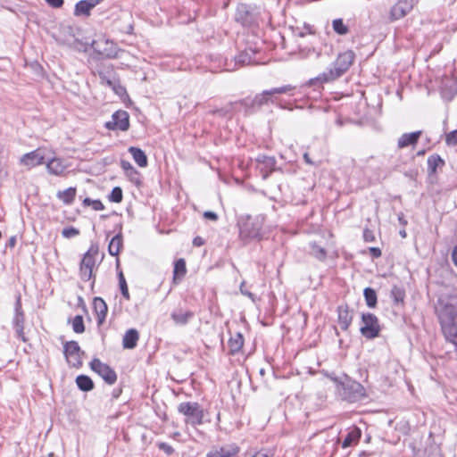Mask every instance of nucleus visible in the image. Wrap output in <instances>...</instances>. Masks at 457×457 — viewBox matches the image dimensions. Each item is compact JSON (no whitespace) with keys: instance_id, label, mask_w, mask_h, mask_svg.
I'll return each instance as SVG.
<instances>
[{"instance_id":"nucleus-1","label":"nucleus","mask_w":457,"mask_h":457,"mask_svg":"<svg viewBox=\"0 0 457 457\" xmlns=\"http://www.w3.org/2000/svg\"><path fill=\"white\" fill-rule=\"evenodd\" d=\"M353 59L354 54L351 50L340 54L334 62L332 68H330L328 71L320 74L319 77L312 79L310 83L314 85L316 82L324 83L337 79L349 69L353 63Z\"/></svg>"},{"instance_id":"nucleus-2","label":"nucleus","mask_w":457,"mask_h":457,"mask_svg":"<svg viewBox=\"0 0 457 457\" xmlns=\"http://www.w3.org/2000/svg\"><path fill=\"white\" fill-rule=\"evenodd\" d=\"M263 217L242 218L239 221V234L242 239H254L262 237Z\"/></svg>"},{"instance_id":"nucleus-3","label":"nucleus","mask_w":457,"mask_h":457,"mask_svg":"<svg viewBox=\"0 0 457 457\" xmlns=\"http://www.w3.org/2000/svg\"><path fill=\"white\" fill-rule=\"evenodd\" d=\"M436 312L441 325L457 321V300L440 298Z\"/></svg>"},{"instance_id":"nucleus-4","label":"nucleus","mask_w":457,"mask_h":457,"mask_svg":"<svg viewBox=\"0 0 457 457\" xmlns=\"http://www.w3.org/2000/svg\"><path fill=\"white\" fill-rule=\"evenodd\" d=\"M179 411L186 416V422L192 426L201 425L204 420V411L197 403H181Z\"/></svg>"},{"instance_id":"nucleus-5","label":"nucleus","mask_w":457,"mask_h":457,"mask_svg":"<svg viewBox=\"0 0 457 457\" xmlns=\"http://www.w3.org/2000/svg\"><path fill=\"white\" fill-rule=\"evenodd\" d=\"M294 87L290 85L274 87L269 90H265L261 94H258L252 100L253 106H262L270 102L273 103L277 99L278 95L290 94L294 90Z\"/></svg>"},{"instance_id":"nucleus-6","label":"nucleus","mask_w":457,"mask_h":457,"mask_svg":"<svg viewBox=\"0 0 457 457\" xmlns=\"http://www.w3.org/2000/svg\"><path fill=\"white\" fill-rule=\"evenodd\" d=\"M360 331L363 337L369 339L378 337L380 331L378 318L371 313H363Z\"/></svg>"},{"instance_id":"nucleus-7","label":"nucleus","mask_w":457,"mask_h":457,"mask_svg":"<svg viewBox=\"0 0 457 457\" xmlns=\"http://www.w3.org/2000/svg\"><path fill=\"white\" fill-rule=\"evenodd\" d=\"M47 157H49V151L38 148L35 151L23 154L21 158V163L30 169L46 163Z\"/></svg>"},{"instance_id":"nucleus-8","label":"nucleus","mask_w":457,"mask_h":457,"mask_svg":"<svg viewBox=\"0 0 457 457\" xmlns=\"http://www.w3.org/2000/svg\"><path fill=\"white\" fill-rule=\"evenodd\" d=\"M90 368L109 385L115 383L117 379L116 373L105 363L101 362L97 359H94L90 362Z\"/></svg>"},{"instance_id":"nucleus-9","label":"nucleus","mask_w":457,"mask_h":457,"mask_svg":"<svg viewBox=\"0 0 457 457\" xmlns=\"http://www.w3.org/2000/svg\"><path fill=\"white\" fill-rule=\"evenodd\" d=\"M64 354L70 365L77 368L82 365V352L77 342H67L64 345Z\"/></svg>"},{"instance_id":"nucleus-10","label":"nucleus","mask_w":457,"mask_h":457,"mask_svg":"<svg viewBox=\"0 0 457 457\" xmlns=\"http://www.w3.org/2000/svg\"><path fill=\"white\" fill-rule=\"evenodd\" d=\"M129 116L125 111H117L112 116V120L105 123L108 129H120L121 131L128 130L129 127Z\"/></svg>"},{"instance_id":"nucleus-11","label":"nucleus","mask_w":457,"mask_h":457,"mask_svg":"<svg viewBox=\"0 0 457 457\" xmlns=\"http://www.w3.org/2000/svg\"><path fill=\"white\" fill-rule=\"evenodd\" d=\"M46 164L48 172L55 176L63 175L69 166L66 161L54 157L50 152L49 157L46 160Z\"/></svg>"},{"instance_id":"nucleus-12","label":"nucleus","mask_w":457,"mask_h":457,"mask_svg":"<svg viewBox=\"0 0 457 457\" xmlns=\"http://www.w3.org/2000/svg\"><path fill=\"white\" fill-rule=\"evenodd\" d=\"M345 395L350 402H355L364 395L363 386L355 381H347L344 384Z\"/></svg>"},{"instance_id":"nucleus-13","label":"nucleus","mask_w":457,"mask_h":457,"mask_svg":"<svg viewBox=\"0 0 457 457\" xmlns=\"http://www.w3.org/2000/svg\"><path fill=\"white\" fill-rule=\"evenodd\" d=\"M239 451V448L234 445H226L221 447L212 448L207 454V457H234Z\"/></svg>"},{"instance_id":"nucleus-14","label":"nucleus","mask_w":457,"mask_h":457,"mask_svg":"<svg viewBox=\"0 0 457 457\" xmlns=\"http://www.w3.org/2000/svg\"><path fill=\"white\" fill-rule=\"evenodd\" d=\"M14 323V328L16 331V334L19 337H21L23 341H25L24 336H23V323H24V315L21 311V303L20 296L17 298L16 303H15V316L13 319Z\"/></svg>"},{"instance_id":"nucleus-15","label":"nucleus","mask_w":457,"mask_h":457,"mask_svg":"<svg viewBox=\"0 0 457 457\" xmlns=\"http://www.w3.org/2000/svg\"><path fill=\"white\" fill-rule=\"evenodd\" d=\"M411 9V5L406 1H399L391 9V17L393 20H399L404 17Z\"/></svg>"},{"instance_id":"nucleus-16","label":"nucleus","mask_w":457,"mask_h":457,"mask_svg":"<svg viewBox=\"0 0 457 457\" xmlns=\"http://www.w3.org/2000/svg\"><path fill=\"white\" fill-rule=\"evenodd\" d=\"M93 309L96 314L98 324H102L107 313L105 302L100 297H96L93 301Z\"/></svg>"},{"instance_id":"nucleus-17","label":"nucleus","mask_w":457,"mask_h":457,"mask_svg":"<svg viewBox=\"0 0 457 457\" xmlns=\"http://www.w3.org/2000/svg\"><path fill=\"white\" fill-rule=\"evenodd\" d=\"M139 338V334L137 329H129L122 339V345L125 349H133L137 346Z\"/></svg>"},{"instance_id":"nucleus-18","label":"nucleus","mask_w":457,"mask_h":457,"mask_svg":"<svg viewBox=\"0 0 457 457\" xmlns=\"http://www.w3.org/2000/svg\"><path fill=\"white\" fill-rule=\"evenodd\" d=\"M421 135V131H416L412 133H405L400 137L398 139V147L399 148H404L409 145H415L420 137Z\"/></svg>"},{"instance_id":"nucleus-19","label":"nucleus","mask_w":457,"mask_h":457,"mask_svg":"<svg viewBox=\"0 0 457 457\" xmlns=\"http://www.w3.org/2000/svg\"><path fill=\"white\" fill-rule=\"evenodd\" d=\"M441 326L445 338L457 346V321Z\"/></svg>"},{"instance_id":"nucleus-20","label":"nucleus","mask_w":457,"mask_h":457,"mask_svg":"<svg viewBox=\"0 0 457 457\" xmlns=\"http://www.w3.org/2000/svg\"><path fill=\"white\" fill-rule=\"evenodd\" d=\"M353 320L352 313L346 307L340 306L338 308V323L343 330H346Z\"/></svg>"},{"instance_id":"nucleus-21","label":"nucleus","mask_w":457,"mask_h":457,"mask_svg":"<svg viewBox=\"0 0 457 457\" xmlns=\"http://www.w3.org/2000/svg\"><path fill=\"white\" fill-rule=\"evenodd\" d=\"M129 152L131 154L135 162L139 167L145 168L147 166V157L140 148L130 146L129 148Z\"/></svg>"},{"instance_id":"nucleus-22","label":"nucleus","mask_w":457,"mask_h":457,"mask_svg":"<svg viewBox=\"0 0 457 457\" xmlns=\"http://www.w3.org/2000/svg\"><path fill=\"white\" fill-rule=\"evenodd\" d=\"M310 254L318 259L319 261H324L327 256L326 250L320 243L316 241L310 242Z\"/></svg>"},{"instance_id":"nucleus-23","label":"nucleus","mask_w":457,"mask_h":457,"mask_svg":"<svg viewBox=\"0 0 457 457\" xmlns=\"http://www.w3.org/2000/svg\"><path fill=\"white\" fill-rule=\"evenodd\" d=\"M236 21L241 22L244 26L251 24L252 18L245 5L238 6L236 13Z\"/></svg>"},{"instance_id":"nucleus-24","label":"nucleus","mask_w":457,"mask_h":457,"mask_svg":"<svg viewBox=\"0 0 457 457\" xmlns=\"http://www.w3.org/2000/svg\"><path fill=\"white\" fill-rule=\"evenodd\" d=\"M361 432L358 428H352L342 443L343 448H347L352 445L353 443H357L361 437Z\"/></svg>"},{"instance_id":"nucleus-25","label":"nucleus","mask_w":457,"mask_h":457,"mask_svg":"<svg viewBox=\"0 0 457 457\" xmlns=\"http://www.w3.org/2000/svg\"><path fill=\"white\" fill-rule=\"evenodd\" d=\"M99 76L103 83H106L109 87L118 79L115 72L110 67H105L102 71H99Z\"/></svg>"},{"instance_id":"nucleus-26","label":"nucleus","mask_w":457,"mask_h":457,"mask_svg":"<svg viewBox=\"0 0 457 457\" xmlns=\"http://www.w3.org/2000/svg\"><path fill=\"white\" fill-rule=\"evenodd\" d=\"M122 246V237L120 235L114 236L109 243V253L111 255L116 256L120 253Z\"/></svg>"},{"instance_id":"nucleus-27","label":"nucleus","mask_w":457,"mask_h":457,"mask_svg":"<svg viewBox=\"0 0 457 457\" xmlns=\"http://www.w3.org/2000/svg\"><path fill=\"white\" fill-rule=\"evenodd\" d=\"M254 54V52L252 50L249 51H244L240 53L236 57V62L239 63L241 65H246V64H252L254 63L255 61L253 59V55Z\"/></svg>"},{"instance_id":"nucleus-28","label":"nucleus","mask_w":457,"mask_h":457,"mask_svg":"<svg viewBox=\"0 0 457 457\" xmlns=\"http://www.w3.org/2000/svg\"><path fill=\"white\" fill-rule=\"evenodd\" d=\"M193 314L189 312H173L171 314V318L176 324L184 325L188 322V320L192 318Z\"/></svg>"},{"instance_id":"nucleus-29","label":"nucleus","mask_w":457,"mask_h":457,"mask_svg":"<svg viewBox=\"0 0 457 457\" xmlns=\"http://www.w3.org/2000/svg\"><path fill=\"white\" fill-rule=\"evenodd\" d=\"M364 298L367 305L370 308H374L377 304V294L376 291L370 287H366L363 292Z\"/></svg>"},{"instance_id":"nucleus-30","label":"nucleus","mask_w":457,"mask_h":457,"mask_svg":"<svg viewBox=\"0 0 457 457\" xmlns=\"http://www.w3.org/2000/svg\"><path fill=\"white\" fill-rule=\"evenodd\" d=\"M108 45V41L104 39L102 40H94L91 44L93 49L102 55H109L106 46Z\"/></svg>"},{"instance_id":"nucleus-31","label":"nucleus","mask_w":457,"mask_h":457,"mask_svg":"<svg viewBox=\"0 0 457 457\" xmlns=\"http://www.w3.org/2000/svg\"><path fill=\"white\" fill-rule=\"evenodd\" d=\"M59 199H61L65 204H70L75 197V189L70 187L64 191H60L57 194Z\"/></svg>"},{"instance_id":"nucleus-32","label":"nucleus","mask_w":457,"mask_h":457,"mask_svg":"<svg viewBox=\"0 0 457 457\" xmlns=\"http://www.w3.org/2000/svg\"><path fill=\"white\" fill-rule=\"evenodd\" d=\"M186 263L183 259H179L175 262L174 265V280L177 279V277H183L186 274Z\"/></svg>"},{"instance_id":"nucleus-33","label":"nucleus","mask_w":457,"mask_h":457,"mask_svg":"<svg viewBox=\"0 0 457 457\" xmlns=\"http://www.w3.org/2000/svg\"><path fill=\"white\" fill-rule=\"evenodd\" d=\"M443 163L444 161L439 155L433 154L428 158V165L432 172H435L436 168Z\"/></svg>"},{"instance_id":"nucleus-34","label":"nucleus","mask_w":457,"mask_h":457,"mask_svg":"<svg viewBox=\"0 0 457 457\" xmlns=\"http://www.w3.org/2000/svg\"><path fill=\"white\" fill-rule=\"evenodd\" d=\"M72 328L76 333H82L85 329L83 317L77 315L72 320Z\"/></svg>"},{"instance_id":"nucleus-35","label":"nucleus","mask_w":457,"mask_h":457,"mask_svg":"<svg viewBox=\"0 0 457 457\" xmlns=\"http://www.w3.org/2000/svg\"><path fill=\"white\" fill-rule=\"evenodd\" d=\"M333 29L339 35H345L347 33V27L344 24L341 19L333 21Z\"/></svg>"},{"instance_id":"nucleus-36","label":"nucleus","mask_w":457,"mask_h":457,"mask_svg":"<svg viewBox=\"0 0 457 457\" xmlns=\"http://www.w3.org/2000/svg\"><path fill=\"white\" fill-rule=\"evenodd\" d=\"M243 344H244V340H243V337L241 336V334H237L236 338H233L229 341V345H230L232 352H237V351L240 350L241 347L243 346Z\"/></svg>"},{"instance_id":"nucleus-37","label":"nucleus","mask_w":457,"mask_h":457,"mask_svg":"<svg viewBox=\"0 0 457 457\" xmlns=\"http://www.w3.org/2000/svg\"><path fill=\"white\" fill-rule=\"evenodd\" d=\"M391 295L394 298V301L396 303H403V299H404V292L397 287H394L392 291H391Z\"/></svg>"},{"instance_id":"nucleus-38","label":"nucleus","mask_w":457,"mask_h":457,"mask_svg":"<svg viewBox=\"0 0 457 457\" xmlns=\"http://www.w3.org/2000/svg\"><path fill=\"white\" fill-rule=\"evenodd\" d=\"M110 200L113 203H120L122 200V190L116 187H114L110 195Z\"/></svg>"},{"instance_id":"nucleus-39","label":"nucleus","mask_w":457,"mask_h":457,"mask_svg":"<svg viewBox=\"0 0 457 457\" xmlns=\"http://www.w3.org/2000/svg\"><path fill=\"white\" fill-rule=\"evenodd\" d=\"M110 87L114 91V93L120 96H122L126 94V89L122 87L119 80L117 79L114 84H112Z\"/></svg>"},{"instance_id":"nucleus-40","label":"nucleus","mask_w":457,"mask_h":457,"mask_svg":"<svg viewBox=\"0 0 457 457\" xmlns=\"http://www.w3.org/2000/svg\"><path fill=\"white\" fill-rule=\"evenodd\" d=\"M120 290H121L122 295L126 299H129V290H128L126 280H125L122 273L120 274Z\"/></svg>"},{"instance_id":"nucleus-41","label":"nucleus","mask_w":457,"mask_h":457,"mask_svg":"<svg viewBox=\"0 0 457 457\" xmlns=\"http://www.w3.org/2000/svg\"><path fill=\"white\" fill-rule=\"evenodd\" d=\"M86 14V0L79 1L75 6V15H85Z\"/></svg>"},{"instance_id":"nucleus-42","label":"nucleus","mask_w":457,"mask_h":457,"mask_svg":"<svg viewBox=\"0 0 457 457\" xmlns=\"http://www.w3.org/2000/svg\"><path fill=\"white\" fill-rule=\"evenodd\" d=\"M79 230L76 229L75 228H72V227H70V228H65L62 229V236L66 238H71L77 235H79Z\"/></svg>"},{"instance_id":"nucleus-43","label":"nucleus","mask_w":457,"mask_h":457,"mask_svg":"<svg viewBox=\"0 0 457 457\" xmlns=\"http://www.w3.org/2000/svg\"><path fill=\"white\" fill-rule=\"evenodd\" d=\"M120 166L129 175L137 173L136 170L129 161L122 160L120 162Z\"/></svg>"},{"instance_id":"nucleus-44","label":"nucleus","mask_w":457,"mask_h":457,"mask_svg":"<svg viewBox=\"0 0 457 457\" xmlns=\"http://www.w3.org/2000/svg\"><path fill=\"white\" fill-rule=\"evenodd\" d=\"M446 144L449 145H457V130H453L446 135Z\"/></svg>"},{"instance_id":"nucleus-45","label":"nucleus","mask_w":457,"mask_h":457,"mask_svg":"<svg viewBox=\"0 0 457 457\" xmlns=\"http://www.w3.org/2000/svg\"><path fill=\"white\" fill-rule=\"evenodd\" d=\"M76 383L81 391H86V375L78 376Z\"/></svg>"},{"instance_id":"nucleus-46","label":"nucleus","mask_w":457,"mask_h":457,"mask_svg":"<svg viewBox=\"0 0 457 457\" xmlns=\"http://www.w3.org/2000/svg\"><path fill=\"white\" fill-rule=\"evenodd\" d=\"M91 205L94 210L101 211L104 210V206L100 201H90L87 198V206Z\"/></svg>"},{"instance_id":"nucleus-47","label":"nucleus","mask_w":457,"mask_h":457,"mask_svg":"<svg viewBox=\"0 0 457 457\" xmlns=\"http://www.w3.org/2000/svg\"><path fill=\"white\" fill-rule=\"evenodd\" d=\"M245 287V281H243L240 285V292L242 295L247 296L248 298H250L252 300V302H255V296L253 294H252L251 292H249L248 290H245L244 288Z\"/></svg>"},{"instance_id":"nucleus-48","label":"nucleus","mask_w":457,"mask_h":457,"mask_svg":"<svg viewBox=\"0 0 457 457\" xmlns=\"http://www.w3.org/2000/svg\"><path fill=\"white\" fill-rule=\"evenodd\" d=\"M158 447L161 450H162L165 453H167L168 455H170L173 453V448L166 443H159Z\"/></svg>"},{"instance_id":"nucleus-49","label":"nucleus","mask_w":457,"mask_h":457,"mask_svg":"<svg viewBox=\"0 0 457 457\" xmlns=\"http://www.w3.org/2000/svg\"><path fill=\"white\" fill-rule=\"evenodd\" d=\"M363 237H364V240L367 242H372V241H374V238H375L372 231H370L369 229L364 230Z\"/></svg>"},{"instance_id":"nucleus-50","label":"nucleus","mask_w":457,"mask_h":457,"mask_svg":"<svg viewBox=\"0 0 457 457\" xmlns=\"http://www.w3.org/2000/svg\"><path fill=\"white\" fill-rule=\"evenodd\" d=\"M204 217L207 220H217L218 215L214 212L207 211L204 212Z\"/></svg>"},{"instance_id":"nucleus-51","label":"nucleus","mask_w":457,"mask_h":457,"mask_svg":"<svg viewBox=\"0 0 457 457\" xmlns=\"http://www.w3.org/2000/svg\"><path fill=\"white\" fill-rule=\"evenodd\" d=\"M46 2L54 8H59L62 5L63 0H46Z\"/></svg>"},{"instance_id":"nucleus-52","label":"nucleus","mask_w":457,"mask_h":457,"mask_svg":"<svg viewBox=\"0 0 457 457\" xmlns=\"http://www.w3.org/2000/svg\"><path fill=\"white\" fill-rule=\"evenodd\" d=\"M103 0H87V15L89 14V10L97 5Z\"/></svg>"},{"instance_id":"nucleus-53","label":"nucleus","mask_w":457,"mask_h":457,"mask_svg":"<svg viewBox=\"0 0 457 457\" xmlns=\"http://www.w3.org/2000/svg\"><path fill=\"white\" fill-rule=\"evenodd\" d=\"M370 252L371 253L372 256L375 258H378L381 255V251L378 247H370Z\"/></svg>"},{"instance_id":"nucleus-54","label":"nucleus","mask_w":457,"mask_h":457,"mask_svg":"<svg viewBox=\"0 0 457 457\" xmlns=\"http://www.w3.org/2000/svg\"><path fill=\"white\" fill-rule=\"evenodd\" d=\"M258 161L259 162H261V161L262 162H267V163L270 164V165H273L274 164L273 159L268 158V157H265V156L259 157Z\"/></svg>"},{"instance_id":"nucleus-55","label":"nucleus","mask_w":457,"mask_h":457,"mask_svg":"<svg viewBox=\"0 0 457 457\" xmlns=\"http://www.w3.org/2000/svg\"><path fill=\"white\" fill-rule=\"evenodd\" d=\"M452 259H453L454 265L457 267V245L453 250Z\"/></svg>"},{"instance_id":"nucleus-56","label":"nucleus","mask_w":457,"mask_h":457,"mask_svg":"<svg viewBox=\"0 0 457 457\" xmlns=\"http://www.w3.org/2000/svg\"><path fill=\"white\" fill-rule=\"evenodd\" d=\"M303 159H304V161H305V162H306L307 164H310V165L314 164V163H313V162H312V161L311 160V158L309 157V154H308L307 153H305V154H303Z\"/></svg>"},{"instance_id":"nucleus-57","label":"nucleus","mask_w":457,"mask_h":457,"mask_svg":"<svg viewBox=\"0 0 457 457\" xmlns=\"http://www.w3.org/2000/svg\"><path fill=\"white\" fill-rule=\"evenodd\" d=\"M193 243L195 245L200 246L203 245V239L201 237H195Z\"/></svg>"},{"instance_id":"nucleus-58","label":"nucleus","mask_w":457,"mask_h":457,"mask_svg":"<svg viewBox=\"0 0 457 457\" xmlns=\"http://www.w3.org/2000/svg\"><path fill=\"white\" fill-rule=\"evenodd\" d=\"M94 388V382L87 377V392Z\"/></svg>"},{"instance_id":"nucleus-59","label":"nucleus","mask_w":457,"mask_h":457,"mask_svg":"<svg viewBox=\"0 0 457 457\" xmlns=\"http://www.w3.org/2000/svg\"><path fill=\"white\" fill-rule=\"evenodd\" d=\"M305 29H306V33H309V34H313L314 31L312 30V27L308 25V26H305Z\"/></svg>"},{"instance_id":"nucleus-60","label":"nucleus","mask_w":457,"mask_h":457,"mask_svg":"<svg viewBox=\"0 0 457 457\" xmlns=\"http://www.w3.org/2000/svg\"><path fill=\"white\" fill-rule=\"evenodd\" d=\"M15 243H16V239H15V237H11V238H10V241H9V245H10V246L13 247V246L15 245Z\"/></svg>"},{"instance_id":"nucleus-61","label":"nucleus","mask_w":457,"mask_h":457,"mask_svg":"<svg viewBox=\"0 0 457 457\" xmlns=\"http://www.w3.org/2000/svg\"><path fill=\"white\" fill-rule=\"evenodd\" d=\"M253 457H268V455L266 453H257Z\"/></svg>"},{"instance_id":"nucleus-62","label":"nucleus","mask_w":457,"mask_h":457,"mask_svg":"<svg viewBox=\"0 0 457 457\" xmlns=\"http://www.w3.org/2000/svg\"><path fill=\"white\" fill-rule=\"evenodd\" d=\"M85 262H86V253L83 255V258L81 260V267L84 265Z\"/></svg>"},{"instance_id":"nucleus-63","label":"nucleus","mask_w":457,"mask_h":457,"mask_svg":"<svg viewBox=\"0 0 457 457\" xmlns=\"http://www.w3.org/2000/svg\"><path fill=\"white\" fill-rule=\"evenodd\" d=\"M304 34H305L304 32H301V33H300V36H301V37H303V36H304Z\"/></svg>"},{"instance_id":"nucleus-64","label":"nucleus","mask_w":457,"mask_h":457,"mask_svg":"<svg viewBox=\"0 0 457 457\" xmlns=\"http://www.w3.org/2000/svg\"><path fill=\"white\" fill-rule=\"evenodd\" d=\"M401 235H402L403 237H405V232H401Z\"/></svg>"}]
</instances>
